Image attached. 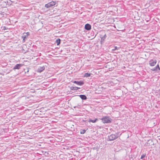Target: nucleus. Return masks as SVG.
<instances>
[{
	"instance_id": "1",
	"label": "nucleus",
	"mask_w": 160,
	"mask_h": 160,
	"mask_svg": "<svg viewBox=\"0 0 160 160\" xmlns=\"http://www.w3.org/2000/svg\"><path fill=\"white\" fill-rule=\"evenodd\" d=\"M119 136V133H118L111 134L108 136L107 140L108 141H112L118 138Z\"/></svg>"
},
{
	"instance_id": "2",
	"label": "nucleus",
	"mask_w": 160,
	"mask_h": 160,
	"mask_svg": "<svg viewBox=\"0 0 160 160\" xmlns=\"http://www.w3.org/2000/svg\"><path fill=\"white\" fill-rule=\"evenodd\" d=\"M102 121L104 123H109L111 122V119L108 117H105L101 119Z\"/></svg>"
},
{
	"instance_id": "3",
	"label": "nucleus",
	"mask_w": 160,
	"mask_h": 160,
	"mask_svg": "<svg viewBox=\"0 0 160 160\" xmlns=\"http://www.w3.org/2000/svg\"><path fill=\"white\" fill-rule=\"evenodd\" d=\"M56 4V2L54 1H52L45 5V7L47 8H49Z\"/></svg>"
},
{
	"instance_id": "4",
	"label": "nucleus",
	"mask_w": 160,
	"mask_h": 160,
	"mask_svg": "<svg viewBox=\"0 0 160 160\" xmlns=\"http://www.w3.org/2000/svg\"><path fill=\"white\" fill-rule=\"evenodd\" d=\"M157 61L156 59H152L149 61V64L151 66H154L156 64Z\"/></svg>"
},
{
	"instance_id": "5",
	"label": "nucleus",
	"mask_w": 160,
	"mask_h": 160,
	"mask_svg": "<svg viewBox=\"0 0 160 160\" xmlns=\"http://www.w3.org/2000/svg\"><path fill=\"white\" fill-rule=\"evenodd\" d=\"M23 65L22 64H18L15 65L13 68V69H19Z\"/></svg>"
},
{
	"instance_id": "6",
	"label": "nucleus",
	"mask_w": 160,
	"mask_h": 160,
	"mask_svg": "<svg viewBox=\"0 0 160 160\" xmlns=\"http://www.w3.org/2000/svg\"><path fill=\"white\" fill-rule=\"evenodd\" d=\"M73 82L80 86H82L84 84L83 82L82 81H73Z\"/></svg>"
},
{
	"instance_id": "7",
	"label": "nucleus",
	"mask_w": 160,
	"mask_h": 160,
	"mask_svg": "<svg viewBox=\"0 0 160 160\" xmlns=\"http://www.w3.org/2000/svg\"><path fill=\"white\" fill-rule=\"evenodd\" d=\"M85 28L87 30H89L91 29V26L89 24H87L85 26Z\"/></svg>"
},
{
	"instance_id": "8",
	"label": "nucleus",
	"mask_w": 160,
	"mask_h": 160,
	"mask_svg": "<svg viewBox=\"0 0 160 160\" xmlns=\"http://www.w3.org/2000/svg\"><path fill=\"white\" fill-rule=\"evenodd\" d=\"M45 69V67L44 66L38 68L37 70V71L38 72H41L43 71Z\"/></svg>"
},
{
	"instance_id": "9",
	"label": "nucleus",
	"mask_w": 160,
	"mask_h": 160,
	"mask_svg": "<svg viewBox=\"0 0 160 160\" xmlns=\"http://www.w3.org/2000/svg\"><path fill=\"white\" fill-rule=\"evenodd\" d=\"M79 96L82 100H85L87 99L86 96L84 95H80Z\"/></svg>"
},
{
	"instance_id": "10",
	"label": "nucleus",
	"mask_w": 160,
	"mask_h": 160,
	"mask_svg": "<svg viewBox=\"0 0 160 160\" xmlns=\"http://www.w3.org/2000/svg\"><path fill=\"white\" fill-rule=\"evenodd\" d=\"M80 88L77 87H71L70 89L72 90H77Z\"/></svg>"
},
{
	"instance_id": "11",
	"label": "nucleus",
	"mask_w": 160,
	"mask_h": 160,
	"mask_svg": "<svg viewBox=\"0 0 160 160\" xmlns=\"http://www.w3.org/2000/svg\"><path fill=\"white\" fill-rule=\"evenodd\" d=\"M91 74L88 73H85L84 75V77L88 78L90 76Z\"/></svg>"
},
{
	"instance_id": "12",
	"label": "nucleus",
	"mask_w": 160,
	"mask_h": 160,
	"mask_svg": "<svg viewBox=\"0 0 160 160\" xmlns=\"http://www.w3.org/2000/svg\"><path fill=\"white\" fill-rule=\"evenodd\" d=\"M27 37V36H26V35H23L22 36V38H23V42H25V39Z\"/></svg>"
},
{
	"instance_id": "13",
	"label": "nucleus",
	"mask_w": 160,
	"mask_h": 160,
	"mask_svg": "<svg viewBox=\"0 0 160 160\" xmlns=\"http://www.w3.org/2000/svg\"><path fill=\"white\" fill-rule=\"evenodd\" d=\"M56 43L57 44V45H58L60 42V39H58L56 40Z\"/></svg>"
},
{
	"instance_id": "14",
	"label": "nucleus",
	"mask_w": 160,
	"mask_h": 160,
	"mask_svg": "<svg viewBox=\"0 0 160 160\" xmlns=\"http://www.w3.org/2000/svg\"><path fill=\"white\" fill-rule=\"evenodd\" d=\"M98 119H93V120L90 119L89 120V122H91L93 123H94Z\"/></svg>"
},
{
	"instance_id": "15",
	"label": "nucleus",
	"mask_w": 160,
	"mask_h": 160,
	"mask_svg": "<svg viewBox=\"0 0 160 160\" xmlns=\"http://www.w3.org/2000/svg\"><path fill=\"white\" fill-rule=\"evenodd\" d=\"M85 132H86L85 130L84 129H83V130H81V131L80 132V133L82 134H83L85 133Z\"/></svg>"
},
{
	"instance_id": "16",
	"label": "nucleus",
	"mask_w": 160,
	"mask_h": 160,
	"mask_svg": "<svg viewBox=\"0 0 160 160\" xmlns=\"http://www.w3.org/2000/svg\"><path fill=\"white\" fill-rule=\"evenodd\" d=\"M151 70L153 71H157V68H156L155 67L153 68Z\"/></svg>"
},
{
	"instance_id": "17",
	"label": "nucleus",
	"mask_w": 160,
	"mask_h": 160,
	"mask_svg": "<svg viewBox=\"0 0 160 160\" xmlns=\"http://www.w3.org/2000/svg\"><path fill=\"white\" fill-rule=\"evenodd\" d=\"M145 156H146V154H142L141 155V159H143L145 157Z\"/></svg>"
},
{
	"instance_id": "18",
	"label": "nucleus",
	"mask_w": 160,
	"mask_h": 160,
	"mask_svg": "<svg viewBox=\"0 0 160 160\" xmlns=\"http://www.w3.org/2000/svg\"><path fill=\"white\" fill-rule=\"evenodd\" d=\"M118 48H118L117 47L115 46L114 47V48L112 49V50L114 51L117 49H118Z\"/></svg>"
},
{
	"instance_id": "19",
	"label": "nucleus",
	"mask_w": 160,
	"mask_h": 160,
	"mask_svg": "<svg viewBox=\"0 0 160 160\" xmlns=\"http://www.w3.org/2000/svg\"><path fill=\"white\" fill-rule=\"evenodd\" d=\"M106 38V35L105 34L104 36L101 38L102 39H105Z\"/></svg>"
},
{
	"instance_id": "20",
	"label": "nucleus",
	"mask_w": 160,
	"mask_h": 160,
	"mask_svg": "<svg viewBox=\"0 0 160 160\" xmlns=\"http://www.w3.org/2000/svg\"><path fill=\"white\" fill-rule=\"evenodd\" d=\"M156 68H157V69H158L159 70H160V68H159V65L158 64L157 65L156 67H155Z\"/></svg>"
},
{
	"instance_id": "21",
	"label": "nucleus",
	"mask_w": 160,
	"mask_h": 160,
	"mask_svg": "<svg viewBox=\"0 0 160 160\" xmlns=\"http://www.w3.org/2000/svg\"><path fill=\"white\" fill-rule=\"evenodd\" d=\"M26 36H28V35H29V32H27V33H26Z\"/></svg>"
},
{
	"instance_id": "22",
	"label": "nucleus",
	"mask_w": 160,
	"mask_h": 160,
	"mask_svg": "<svg viewBox=\"0 0 160 160\" xmlns=\"http://www.w3.org/2000/svg\"><path fill=\"white\" fill-rule=\"evenodd\" d=\"M3 29L4 30H6L7 28H6L5 27H3Z\"/></svg>"
}]
</instances>
